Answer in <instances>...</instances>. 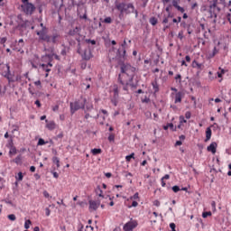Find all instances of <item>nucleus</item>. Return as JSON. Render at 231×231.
Listing matches in <instances>:
<instances>
[{
    "mask_svg": "<svg viewBox=\"0 0 231 231\" xmlns=\"http://www.w3.org/2000/svg\"><path fill=\"white\" fill-rule=\"evenodd\" d=\"M103 23H105L106 24H111V23H113V19L111 18V16L106 17Z\"/></svg>",
    "mask_w": 231,
    "mask_h": 231,
    "instance_id": "obj_32",
    "label": "nucleus"
},
{
    "mask_svg": "<svg viewBox=\"0 0 231 231\" xmlns=\"http://www.w3.org/2000/svg\"><path fill=\"white\" fill-rule=\"evenodd\" d=\"M6 41H8L6 37H2V38L0 37V44H5Z\"/></svg>",
    "mask_w": 231,
    "mask_h": 231,
    "instance_id": "obj_48",
    "label": "nucleus"
},
{
    "mask_svg": "<svg viewBox=\"0 0 231 231\" xmlns=\"http://www.w3.org/2000/svg\"><path fill=\"white\" fill-rule=\"evenodd\" d=\"M217 54V48L214 47L212 53L209 54V58L213 59V57H216Z\"/></svg>",
    "mask_w": 231,
    "mask_h": 231,
    "instance_id": "obj_35",
    "label": "nucleus"
},
{
    "mask_svg": "<svg viewBox=\"0 0 231 231\" xmlns=\"http://www.w3.org/2000/svg\"><path fill=\"white\" fill-rule=\"evenodd\" d=\"M95 192L99 198H104V191H102V188H100V186H97Z\"/></svg>",
    "mask_w": 231,
    "mask_h": 231,
    "instance_id": "obj_21",
    "label": "nucleus"
},
{
    "mask_svg": "<svg viewBox=\"0 0 231 231\" xmlns=\"http://www.w3.org/2000/svg\"><path fill=\"white\" fill-rule=\"evenodd\" d=\"M14 163L16 165H21L23 163V155L19 154L15 159L13 160Z\"/></svg>",
    "mask_w": 231,
    "mask_h": 231,
    "instance_id": "obj_22",
    "label": "nucleus"
},
{
    "mask_svg": "<svg viewBox=\"0 0 231 231\" xmlns=\"http://www.w3.org/2000/svg\"><path fill=\"white\" fill-rule=\"evenodd\" d=\"M153 205H154V207H160V205H161L160 200H154Z\"/></svg>",
    "mask_w": 231,
    "mask_h": 231,
    "instance_id": "obj_63",
    "label": "nucleus"
},
{
    "mask_svg": "<svg viewBox=\"0 0 231 231\" xmlns=\"http://www.w3.org/2000/svg\"><path fill=\"white\" fill-rule=\"evenodd\" d=\"M131 160H134V152H132L130 155L125 156V162H129Z\"/></svg>",
    "mask_w": 231,
    "mask_h": 231,
    "instance_id": "obj_28",
    "label": "nucleus"
},
{
    "mask_svg": "<svg viewBox=\"0 0 231 231\" xmlns=\"http://www.w3.org/2000/svg\"><path fill=\"white\" fill-rule=\"evenodd\" d=\"M212 138V129L210 127H208L206 129V139L205 142H208Z\"/></svg>",
    "mask_w": 231,
    "mask_h": 231,
    "instance_id": "obj_18",
    "label": "nucleus"
},
{
    "mask_svg": "<svg viewBox=\"0 0 231 231\" xmlns=\"http://www.w3.org/2000/svg\"><path fill=\"white\" fill-rule=\"evenodd\" d=\"M167 125H168V128L170 127L173 132L176 131L177 128H176V126H174V124L168 123Z\"/></svg>",
    "mask_w": 231,
    "mask_h": 231,
    "instance_id": "obj_43",
    "label": "nucleus"
},
{
    "mask_svg": "<svg viewBox=\"0 0 231 231\" xmlns=\"http://www.w3.org/2000/svg\"><path fill=\"white\" fill-rule=\"evenodd\" d=\"M88 203L90 210H97L98 207H100V201L97 202L95 200H89Z\"/></svg>",
    "mask_w": 231,
    "mask_h": 231,
    "instance_id": "obj_12",
    "label": "nucleus"
},
{
    "mask_svg": "<svg viewBox=\"0 0 231 231\" xmlns=\"http://www.w3.org/2000/svg\"><path fill=\"white\" fill-rule=\"evenodd\" d=\"M121 73L127 75L129 77V81L133 82L134 79V72L136 71V68L131 66L129 63H124V60H121Z\"/></svg>",
    "mask_w": 231,
    "mask_h": 231,
    "instance_id": "obj_4",
    "label": "nucleus"
},
{
    "mask_svg": "<svg viewBox=\"0 0 231 231\" xmlns=\"http://www.w3.org/2000/svg\"><path fill=\"white\" fill-rule=\"evenodd\" d=\"M46 143H48V142H45L44 139L40 138V139L38 140L37 145H46Z\"/></svg>",
    "mask_w": 231,
    "mask_h": 231,
    "instance_id": "obj_38",
    "label": "nucleus"
},
{
    "mask_svg": "<svg viewBox=\"0 0 231 231\" xmlns=\"http://www.w3.org/2000/svg\"><path fill=\"white\" fill-rule=\"evenodd\" d=\"M144 116L145 118H147V120H149L150 118H152V114L151 113V111H146L144 112Z\"/></svg>",
    "mask_w": 231,
    "mask_h": 231,
    "instance_id": "obj_36",
    "label": "nucleus"
},
{
    "mask_svg": "<svg viewBox=\"0 0 231 231\" xmlns=\"http://www.w3.org/2000/svg\"><path fill=\"white\" fill-rule=\"evenodd\" d=\"M99 113H102L103 115H106V116H109V113H107V110H106V109H100Z\"/></svg>",
    "mask_w": 231,
    "mask_h": 231,
    "instance_id": "obj_52",
    "label": "nucleus"
},
{
    "mask_svg": "<svg viewBox=\"0 0 231 231\" xmlns=\"http://www.w3.org/2000/svg\"><path fill=\"white\" fill-rule=\"evenodd\" d=\"M46 122V127L47 129H49V131H53V129H55L57 127V125L55 124L54 121H48V120H45Z\"/></svg>",
    "mask_w": 231,
    "mask_h": 231,
    "instance_id": "obj_14",
    "label": "nucleus"
},
{
    "mask_svg": "<svg viewBox=\"0 0 231 231\" xmlns=\"http://www.w3.org/2000/svg\"><path fill=\"white\" fill-rule=\"evenodd\" d=\"M170 228L171 229V231H176V224L171 223L170 224Z\"/></svg>",
    "mask_w": 231,
    "mask_h": 231,
    "instance_id": "obj_53",
    "label": "nucleus"
},
{
    "mask_svg": "<svg viewBox=\"0 0 231 231\" xmlns=\"http://www.w3.org/2000/svg\"><path fill=\"white\" fill-rule=\"evenodd\" d=\"M7 217L10 221H15V219H16V217L14 214L8 215Z\"/></svg>",
    "mask_w": 231,
    "mask_h": 231,
    "instance_id": "obj_47",
    "label": "nucleus"
},
{
    "mask_svg": "<svg viewBox=\"0 0 231 231\" xmlns=\"http://www.w3.org/2000/svg\"><path fill=\"white\" fill-rule=\"evenodd\" d=\"M79 33H80V27H75L74 29H70L69 31V35L72 37L75 35H79Z\"/></svg>",
    "mask_w": 231,
    "mask_h": 231,
    "instance_id": "obj_16",
    "label": "nucleus"
},
{
    "mask_svg": "<svg viewBox=\"0 0 231 231\" xmlns=\"http://www.w3.org/2000/svg\"><path fill=\"white\" fill-rule=\"evenodd\" d=\"M188 26H189V24H187V22L182 21V22L180 23V27H181V28H187Z\"/></svg>",
    "mask_w": 231,
    "mask_h": 231,
    "instance_id": "obj_54",
    "label": "nucleus"
},
{
    "mask_svg": "<svg viewBox=\"0 0 231 231\" xmlns=\"http://www.w3.org/2000/svg\"><path fill=\"white\" fill-rule=\"evenodd\" d=\"M60 55H62L63 57H66V55H67L66 47H64V48L61 50Z\"/></svg>",
    "mask_w": 231,
    "mask_h": 231,
    "instance_id": "obj_56",
    "label": "nucleus"
},
{
    "mask_svg": "<svg viewBox=\"0 0 231 231\" xmlns=\"http://www.w3.org/2000/svg\"><path fill=\"white\" fill-rule=\"evenodd\" d=\"M22 8L26 15H33V12H35V5L30 2L23 4Z\"/></svg>",
    "mask_w": 231,
    "mask_h": 231,
    "instance_id": "obj_7",
    "label": "nucleus"
},
{
    "mask_svg": "<svg viewBox=\"0 0 231 231\" xmlns=\"http://www.w3.org/2000/svg\"><path fill=\"white\" fill-rule=\"evenodd\" d=\"M217 0L209 1L208 14L210 19H217V14L221 12V8L217 6Z\"/></svg>",
    "mask_w": 231,
    "mask_h": 231,
    "instance_id": "obj_5",
    "label": "nucleus"
},
{
    "mask_svg": "<svg viewBox=\"0 0 231 231\" xmlns=\"http://www.w3.org/2000/svg\"><path fill=\"white\" fill-rule=\"evenodd\" d=\"M24 176L23 175V172H18V175L15 177L16 181H23V179Z\"/></svg>",
    "mask_w": 231,
    "mask_h": 231,
    "instance_id": "obj_30",
    "label": "nucleus"
},
{
    "mask_svg": "<svg viewBox=\"0 0 231 231\" xmlns=\"http://www.w3.org/2000/svg\"><path fill=\"white\" fill-rule=\"evenodd\" d=\"M41 67L43 69V71H46V73H50V71H51V69H50L46 64H42Z\"/></svg>",
    "mask_w": 231,
    "mask_h": 231,
    "instance_id": "obj_29",
    "label": "nucleus"
},
{
    "mask_svg": "<svg viewBox=\"0 0 231 231\" xmlns=\"http://www.w3.org/2000/svg\"><path fill=\"white\" fill-rule=\"evenodd\" d=\"M184 31L183 30H181V31H180L179 32V33H178V39H180V41H183V37H185L184 36Z\"/></svg>",
    "mask_w": 231,
    "mask_h": 231,
    "instance_id": "obj_34",
    "label": "nucleus"
},
{
    "mask_svg": "<svg viewBox=\"0 0 231 231\" xmlns=\"http://www.w3.org/2000/svg\"><path fill=\"white\" fill-rule=\"evenodd\" d=\"M18 46H19V48H16V51H17L19 53H24V51L23 50V48H24V40L20 39V40L18 41Z\"/></svg>",
    "mask_w": 231,
    "mask_h": 231,
    "instance_id": "obj_15",
    "label": "nucleus"
},
{
    "mask_svg": "<svg viewBox=\"0 0 231 231\" xmlns=\"http://www.w3.org/2000/svg\"><path fill=\"white\" fill-rule=\"evenodd\" d=\"M45 57L48 59V60H53V57L54 59H56V60H60V57L55 53L47 54L45 55Z\"/></svg>",
    "mask_w": 231,
    "mask_h": 231,
    "instance_id": "obj_20",
    "label": "nucleus"
},
{
    "mask_svg": "<svg viewBox=\"0 0 231 231\" xmlns=\"http://www.w3.org/2000/svg\"><path fill=\"white\" fill-rule=\"evenodd\" d=\"M2 77H5V79H7V80H10L12 79V72L10 71V65L5 64L4 67H2Z\"/></svg>",
    "mask_w": 231,
    "mask_h": 231,
    "instance_id": "obj_9",
    "label": "nucleus"
},
{
    "mask_svg": "<svg viewBox=\"0 0 231 231\" xmlns=\"http://www.w3.org/2000/svg\"><path fill=\"white\" fill-rule=\"evenodd\" d=\"M118 82L121 83L122 86H125V82H124V79H122V74L118 75Z\"/></svg>",
    "mask_w": 231,
    "mask_h": 231,
    "instance_id": "obj_42",
    "label": "nucleus"
},
{
    "mask_svg": "<svg viewBox=\"0 0 231 231\" xmlns=\"http://www.w3.org/2000/svg\"><path fill=\"white\" fill-rule=\"evenodd\" d=\"M226 71L225 70V69H221V71L220 72H217V77H218V79H222L223 78V75H225V73H226Z\"/></svg>",
    "mask_w": 231,
    "mask_h": 231,
    "instance_id": "obj_41",
    "label": "nucleus"
},
{
    "mask_svg": "<svg viewBox=\"0 0 231 231\" xmlns=\"http://www.w3.org/2000/svg\"><path fill=\"white\" fill-rule=\"evenodd\" d=\"M9 154H17V148L15 146H13L12 148H9Z\"/></svg>",
    "mask_w": 231,
    "mask_h": 231,
    "instance_id": "obj_31",
    "label": "nucleus"
},
{
    "mask_svg": "<svg viewBox=\"0 0 231 231\" xmlns=\"http://www.w3.org/2000/svg\"><path fill=\"white\" fill-rule=\"evenodd\" d=\"M114 5L116 10L119 12L118 18L120 21H123L125 15H131V14H134L135 17H138V10L134 7V4L116 0Z\"/></svg>",
    "mask_w": 231,
    "mask_h": 231,
    "instance_id": "obj_1",
    "label": "nucleus"
},
{
    "mask_svg": "<svg viewBox=\"0 0 231 231\" xmlns=\"http://www.w3.org/2000/svg\"><path fill=\"white\" fill-rule=\"evenodd\" d=\"M150 23L152 26H156V24H158V19L156 17L150 18Z\"/></svg>",
    "mask_w": 231,
    "mask_h": 231,
    "instance_id": "obj_27",
    "label": "nucleus"
},
{
    "mask_svg": "<svg viewBox=\"0 0 231 231\" xmlns=\"http://www.w3.org/2000/svg\"><path fill=\"white\" fill-rule=\"evenodd\" d=\"M152 86L154 93H158V91H160V86H158V81L154 80L153 82H152Z\"/></svg>",
    "mask_w": 231,
    "mask_h": 231,
    "instance_id": "obj_23",
    "label": "nucleus"
},
{
    "mask_svg": "<svg viewBox=\"0 0 231 231\" xmlns=\"http://www.w3.org/2000/svg\"><path fill=\"white\" fill-rule=\"evenodd\" d=\"M183 98V92L180 91L175 94V104L180 103Z\"/></svg>",
    "mask_w": 231,
    "mask_h": 231,
    "instance_id": "obj_17",
    "label": "nucleus"
},
{
    "mask_svg": "<svg viewBox=\"0 0 231 231\" xmlns=\"http://www.w3.org/2000/svg\"><path fill=\"white\" fill-rule=\"evenodd\" d=\"M179 120H180V124H181V125L187 124V121L185 120V116H180L179 117Z\"/></svg>",
    "mask_w": 231,
    "mask_h": 231,
    "instance_id": "obj_40",
    "label": "nucleus"
},
{
    "mask_svg": "<svg viewBox=\"0 0 231 231\" xmlns=\"http://www.w3.org/2000/svg\"><path fill=\"white\" fill-rule=\"evenodd\" d=\"M217 149V143L213 142L211 143L208 147H207V151L208 152H212V154H216V151Z\"/></svg>",
    "mask_w": 231,
    "mask_h": 231,
    "instance_id": "obj_11",
    "label": "nucleus"
},
{
    "mask_svg": "<svg viewBox=\"0 0 231 231\" xmlns=\"http://www.w3.org/2000/svg\"><path fill=\"white\" fill-rule=\"evenodd\" d=\"M186 28H187L188 34L192 35L193 31H192V29H190V24H189Z\"/></svg>",
    "mask_w": 231,
    "mask_h": 231,
    "instance_id": "obj_51",
    "label": "nucleus"
},
{
    "mask_svg": "<svg viewBox=\"0 0 231 231\" xmlns=\"http://www.w3.org/2000/svg\"><path fill=\"white\" fill-rule=\"evenodd\" d=\"M131 207H138V202L136 200H134L132 202V206H130L129 208H131Z\"/></svg>",
    "mask_w": 231,
    "mask_h": 231,
    "instance_id": "obj_62",
    "label": "nucleus"
},
{
    "mask_svg": "<svg viewBox=\"0 0 231 231\" xmlns=\"http://www.w3.org/2000/svg\"><path fill=\"white\" fill-rule=\"evenodd\" d=\"M108 142H115V134H109Z\"/></svg>",
    "mask_w": 231,
    "mask_h": 231,
    "instance_id": "obj_45",
    "label": "nucleus"
},
{
    "mask_svg": "<svg viewBox=\"0 0 231 231\" xmlns=\"http://www.w3.org/2000/svg\"><path fill=\"white\" fill-rule=\"evenodd\" d=\"M51 214V210L50 209V208H45V216L50 217Z\"/></svg>",
    "mask_w": 231,
    "mask_h": 231,
    "instance_id": "obj_50",
    "label": "nucleus"
},
{
    "mask_svg": "<svg viewBox=\"0 0 231 231\" xmlns=\"http://www.w3.org/2000/svg\"><path fill=\"white\" fill-rule=\"evenodd\" d=\"M52 162L56 164L57 169H59V167H60V160L59 159V157H53L52 158Z\"/></svg>",
    "mask_w": 231,
    "mask_h": 231,
    "instance_id": "obj_26",
    "label": "nucleus"
},
{
    "mask_svg": "<svg viewBox=\"0 0 231 231\" xmlns=\"http://www.w3.org/2000/svg\"><path fill=\"white\" fill-rule=\"evenodd\" d=\"M172 6H174V8H179V6H180V5H178V1H176V0H173L172 1Z\"/></svg>",
    "mask_w": 231,
    "mask_h": 231,
    "instance_id": "obj_55",
    "label": "nucleus"
},
{
    "mask_svg": "<svg viewBox=\"0 0 231 231\" xmlns=\"http://www.w3.org/2000/svg\"><path fill=\"white\" fill-rule=\"evenodd\" d=\"M83 60H89L91 59V51H84V53L82 54Z\"/></svg>",
    "mask_w": 231,
    "mask_h": 231,
    "instance_id": "obj_19",
    "label": "nucleus"
},
{
    "mask_svg": "<svg viewBox=\"0 0 231 231\" xmlns=\"http://www.w3.org/2000/svg\"><path fill=\"white\" fill-rule=\"evenodd\" d=\"M19 28H26L28 26V20L23 19V14L17 15Z\"/></svg>",
    "mask_w": 231,
    "mask_h": 231,
    "instance_id": "obj_10",
    "label": "nucleus"
},
{
    "mask_svg": "<svg viewBox=\"0 0 231 231\" xmlns=\"http://www.w3.org/2000/svg\"><path fill=\"white\" fill-rule=\"evenodd\" d=\"M36 35L39 36L40 41L44 42H51V44H58L59 39H60V34L55 32L51 36L48 35L44 31H37Z\"/></svg>",
    "mask_w": 231,
    "mask_h": 231,
    "instance_id": "obj_2",
    "label": "nucleus"
},
{
    "mask_svg": "<svg viewBox=\"0 0 231 231\" xmlns=\"http://www.w3.org/2000/svg\"><path fill=\"white\" fill-rule=\"evenodd\" d=\"M6 147L8 148V149H11L12 147H15L14 145V139H10L9 141H8V143H7V144H6Z\"/></svg>",
    "mask_w": 231,
    "mask_h": 231,
    "instance_id": "obj_33",
    "label": "nucleus"
},
{
    "mask_svg": "<svg viewBox=\"0 0 231 231\" xmlns=\"http://www.w3.org/2000/svg\"><path fill=\"white\" fill-rule=\"evenodd\" d=\"M52 111H53L54 113H57V111H59V105L53 106H52Z\"/></svg>",
    "mask_w": 231,
    "mask_h": 231,
    "instance_id": "obj_60",
    "label": "nucleus"
},
{
    "mask_svg": "<svg viewBox=\"0 0 231 231\" xmlns=\"http://www.w3.org/2000/svg\"><path fill=\"white\" fill-rule=\"evenodd\" d=\"M208 216H212V212H203L202 213V217L207 218Z\"/></svg>",
    "mask_w": 231,
    "mask_h": 231,
    "instance_id": "obj_46",
    "label": "nucleus"
},
{
    "mask_svg": "<svg viewBox=\"0 0 231 231\" xmlns=\"http://www.w3.org/2000/svg\"><path fill=\"white\" fill-rule=\"evenodd\" d=\"M192 68L196 69H199V71H202V69L205 68V66L202 63L198 62V60H193L191 64Z\"/></svg>",
    "mask_w": 231,
    "mask_h": 231,
    "instance_id": "obj_13",
    "label": "nucleus"
},
{
    "mask_svg": "<svg viewBox=\"0 0 231 231\" xmlns=\"http://www.w3.org/2000/svg\"><path fill=\"white\" fill-rule=\"evenodd\" d=\"M177 10L179 11V12H180V14H184L185 13V8H183V7H181V6H178V8H177Z\"/></svg>",
    "mask_w": 231,
    "mask_h": 231,
    "instance_id": "obj_57",
    "label": "nucleus"
},
{
    "mask_svg": "<svg viewBox=\"0 0 231 231\" xmlns=\"http://www.w3.org/2000/svg\"><path fill=\"white\" fill-rule=\"evenodd\" d=\"M138 226V222L136 220H130L123 226L124 231H133Z\"/></svg>",
    "mask_w": 231,
    "mask_h": 231,
    "instance_id": "obj_8",
    "label": "nucleus"
},
{
    "mask_svg": "<svg viewBox=\"0 0 231 231\" xmlns=\"http://www.w3.org/2000/svg\"><path fill=\"white\" fill-rule=\"evenodd\" d=\"M86 109L87 111H91V109H93V105L92 104L87 105Z\"/></svg>",
    "mask_w": 231,
    "mask_h": 231,
    "instance_id": "obj_58",
    "label": "nucleus"
},
{
    "mask_svg": "<svg viewBox=\"0 0 231 231\" xmlns=\"http://www.w3.org/2000/svg\"><path fill=\"white\" fill-rule=\"evenodd\" d=\"M172 190H173V192H180V190H181V189H180V186H178V185H175V186H173L172 188Z\"/></svg>",
    "mask_w": 231,
    "mask_h": 231,
    "instance_id": "obj_44",
    "label": "nucleus"
},
{
    "mask_svg": "<svg viewBox=\"0 0 231 231\" xmlns=\"http://www.w3.org/2000/svg\"><path fill=\"white\" fill-rule=\"evenodd\" d=\"M190 116H192V114L190 113V111H188L185 113V118H187V120H189Z\"/></svg>",
    "mask_w": 231,
    "mask_h": 231,
    "instance_id": "obj_49",
    "label": "nucleus"
},
{
    "mask_svg": "<svg viewBox=\"0 0 231 231\" xmlns=\"http://www.w3.org/2000/svg\"><path fill=\"white\" fill-rule=\"evenodd\" d=\"M85 42H86L88 44H92V46H95V44H97V41L91 40V39H87V40H85Z\"/></svg>",
    "mask_w": 231,
    "mask_h": 231,
    "instance_id": "obj_37",
    "label": "nucleus"
},
{
    "mask_svg": "<svg viewBox=\"0 0 231 231\" xmlns=\"http://www.w3.org/2000/svg\"><path fill=\"white\" fill-rule=\"evenodd\" d=\"M86 104H88V99L83 97L74 102H70V115H75L79 109H86Z\"/></svg>",
    "mask_w": 231,
    "mask_h": 231,
    "instance_id": "obj_3",
    "label": "nucleus"
},
{
    "mask_svg": "<svg viewBox=\"0 0 231 231\" xmlns=\"http://www.w3.org/2000/svg\"><path fill=\"white\" fill-rule=\"evenodd\" d=\"M170 178H171V175L166 174V175H164V176L162 178V180H170Z\"/></svg>",
    "mask_w": 231,
    "mask_h": 231,
    "instance_id": "obj_64",
    "label": "nucleus"
},
{
    "mask_svg": "<svg viewBox=\"0 0 231 231\" xmlns=\"http://www.w3.org/2000/svg\"><path fill=\"white\" fill-rule=\"evenodd\" d=\"M175 80H179V82H181V74H177L175 76Z\"/></svg>",
    "mask_w": 231,
    "mask_h": 231,
    "instance_id": "obj_59",
    "label": "nucleus"
},
{
    "mask_svg": "<svg viewBox=\"0 0 231 231\" xmlns=\"http://www.w3.org/2000/svg\"><path fill=\"white\" fill-rule=\"evenodd\" d=\"M91 152L94 156H97V154H102V149L94 148V149L91 150Z\"/></svg>",
    "mask_w": 231,
    "mask_h": 231,
    "instance_id": "obj_25",
    "label": "nucleus"
},
{
    "mask_svg": "<svg viewBox=\"0 0 231 231\" xmlns=\"http://www.w3.org/2000/svg\"><path fill=\"white\" fill-rule=\"evenodd\" d=\"M127 46V42L124 40L123 43L121 44L120 48L117 50L116 57L120 59V60H125L127 59V51L125 50Z\"/></svg>",
    "mask_w": 231,
    "mask_h": 231,
    "instance_id": "obj_6",
    "label": "nucleus"
},
{
    "mask_svg": "<svg viewBox=\"0 0 231 231\" xmlns=\"http://www.w3.org/2000/svg\"><path fill=\"white\" fill-rule=\"evenodd\" d=\"M32 223V220H26L24 223V229L28 230V228H30V225Z\"/></svg>",
    "mask_w": 231,
    "mask_h": 231,
    "instance_id": "obj_39",
    "label": "nucleus"
},
{
    "mask_svg": "<svg viewBox=\"0 0 231 231\" xmlns=\"http://www.w3.org/2000/svg\"><path fill=\"white\" fill-rule=\"evenodd\" d=\"M114 99L116 100L118 98V95L120 93V91L118 90V86L117 85H115L114 86Z\"/></svg>",
    "mask_w": 231,
    "mask_h": 231,
    "instance_id": "obj_24",
    "label": "nucleus"
},
{
    "mask_svg": "<svg viewBox=\"0 0 231 231\" xmlns=\"http://www.w3.org/2000/svg\"><path fill=\"white\" fill-rule=\"evenodd\" d=\"M139 194L138 192L134 193L133 197H131V199H138Z\"/></svg>",
    "mask_w": 231,
    "mask_h": 231,
    "instance_id": "obj_61",
    "label": "nucleus"
}]
</instances>
